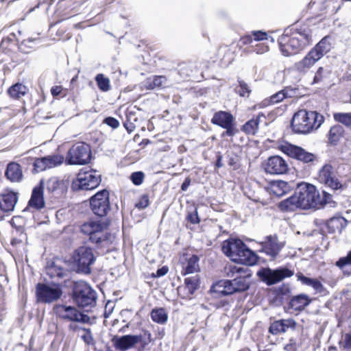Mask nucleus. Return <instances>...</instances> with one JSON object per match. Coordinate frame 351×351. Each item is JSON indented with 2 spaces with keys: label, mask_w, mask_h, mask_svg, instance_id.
<instances>
[{
  "label": "nucleus",
  "mask_w": 351,
  "mask_h": 351,
  "mask_svg": "<svg viewBox=\"0 0 351 351\" xmlns=\"http://www.w3.org/2000/svg\"><path fill=\"white\" fill-rule=\"evenodd\" d=\"M330 201L331 195L329 193L325 191L320 193L314 185L302 183L292 196L279 204V208L282 210H294L296 208H319Z\"/></svg>",
  "instance_id": "f257e3e1"
},
{
  "label": "nucleus",
  "mask_w": 351,
  "mask_h": 351,
  "mask_svg": "<svg viewBox=\"0 0 351 351\" xmlns=\"http://www.w3.org/2000/svg\"><path fill=\"white\" fill-rule=\"evenodd\" d=\"M312 43V34L308 28H301L290 36L282 35L279 39L280 49L283 56L299 53Z\"/></svg>",
  "instance_id": "f03ea898"
},
{
  "label": "nucleus",
  "mask_w": 351,
  "mask_h": 351,
  "mask_svg": "<svg viewBox=\"0 0 351 351\" xmlns=\"http://www.w3.org/2000/svg\"><path fill=\"white\" fill-rule=\"evenodd\" d=\"M222 250L232 261L246 265H254L257 256L240 239H230L223 243Z\"/></svg>",
  "instance_id": "7ed1b4c3"
},
{
  "label": "nucleus",
  "mask_w": 351,
  "mask_h": 351,
  "mask_svg": "<svg viewBox=\"0 0 351 351\" xmlns=\"http://www.w3.org/2000/svg\"><path fill=\"white\" fill-rule=\"evenodd\" d=\"M324 122V117L317 111L300 110L292 118L291 127L296 133L309 134L318 130Z\"/></svg>",
  "instance_id": "20e7f679"
},
{
  "label": "nucleus",
  "mask_w": 351,
  "mask_h": 351,
  "mask_svg": "<svg viewBox=\"0 0 351 351\" xmlns=\"http://www.w3.org/2000/svg\"><path fill=\"white\" fill-rule=\"evenodd\" d=\"M330 49V43L324 38L302 60L295 63V71L300 74H306Z\"/></svg>",
  "instance_id": "39448f33"
},
{
  "label": "nucleus",
  "mask_w": 351,
  "mask_h": 351,
  "mask_svg": "<svg viewBox=\"0 0 351 351\" xmlns=\"http://www.w3.org/2000/svg\"><path fill=\"white\" fill-rule=\"evenodd\" d=\"M91 158L89 145L79 142L74 144L68 151L66 162L69 165H82L88 164Z\"/></svg>",
  "instance_id": "423d86ee"
},
{
  "label": "nucleus",
  "mask_w": 351,
  "mask_h": 351,
  "mask_svg": "<svg viewBox=\"0 0 351 351\" xmlns=\"http://www.w3.org/2000/svg\"><path fill=\"white\" fill-rule=\"evenodd\" d=\"M73 298L79 306H92L95 303L96 293L86 282L79 281L74 285Z\"/></svg>",
  "instance_id": "0eeeda50"
},
{
  "label": "nucleus",
  "mask_w": 351,
  "mask_h": 351,
  "mask_svg": "<svg viewBox=\"0 0 351 351\" xmlns=\"http://www.w3.org/2000/svg\"><path fill=\"white\" fill-rule=\"evenodd\" d=\"M100 182L101 176L95 171L82 169L72 186L74 189L92 190L99 186Z\"/></svg>",
  "instance_id": "6e6552de"
},
{
  "label": "nucleus",
  "mask_w": 351,
  "mask_h": 351,
  "mask_svg": "<svg viewBox=\"0 0 351 351\" xmlns=\"http://www.w3.org/2000/svg\"><path fill=\"white\" fill-rule=\"evenodd\" d=\"M72 258L79 272L86 274L90 273V267L95 261V256L91 248L81 246L75 250Z\"/></svg>",
  "instance_id": "1a4fd4ad"
},
{
  "label": "nucleus",
  "mask_w": 351,
  "mask_h": 351,
  "mask_svg": "<svg viewBox=\"0 0 351 351\" xmlns=\"http://www.w3.org/2000/svg\"><path fill=\"white\" fill-rule=\"evenodd\" d=\"M228 269V275L229 276L234 277L235 274H238L233 280H229L232 294L244 291L250 287L249 278L250 275L246 274L242 267L230 265Z\"/></svg>",
  "instance_id": "9d476101"
},
{
  "label": "nucleus",
  "mask_w": 351,
  "mask_h": 351,
  "mask_svg": "<svg viewBox=\"0 0 351 351\" xmlns=\"http://www.w3.org/2000/svg\"><path fill=\"white\" fill-rule=\"evenodd\" d=\"M62 295V288L59 285L39 283L36 286L37 300L40 302H53L59 300Z\"/></svg>",
  "instance_id": "9b49d317"
},
{
  "label": "nucleus",
  "mask_w": 351,
  "mask_h": 351,
  "mask_svg": "<svg viewBox=\"0 0 351 351\" xmlns=\"http://www.w3.org/2000/svg\"><path fill=\"white\" fill-rule=\"evenodd\" d=\"M293 274V271L285 267L275 270L262 268L257 272L258 276L268 285L276 284L286 278L292 276Z\"/></svg>",
  "instance_id": "f8f14e48"
},
{
  "label": "nucleus",
  "mask_w": 351,
  "mask_h": 351,
  "mask_svg": "<svg viewBox=\"0 0 351 351\" xmlns=\"http://www.w3.org/2000/svg\"><path fill=\"white\" fill-rule=\"evenodd\" d=\"M53 311L58 317L64 320L86 323L89 319L86 315L82 314L75 307L71 306L56 305Z\"/></svg>",
  "instance_id": "ddd939ff"
},
{
  "label": "nucleus",
  "mask_w": 351,
  "mask_h": 351,
  "mask_svg": "<svg viewBox=\"0 0 351 351\" xmlns=\"http://www.w3.org/2000/svg\"><path fill=\"white\" fill-rule=\"evenodd\" d=\"M318 181L330 188L332 190L341 189L343 187V184L338 178L334 168L330 165H325L319 170Z\"/></svg>",
  "instance_id": "4468645a"
},
{
  "label": "nucleus",
  "mask_w": 351,
  "mask_h": 351,
  "mask_svg": "<svg viewBox=\"0 0 351 351\" xmlns=\"http://www.w3.org/2000/svg\"><path fill=\"white\" fill-rule=\"evenodd\" d=\"M93 212L98 216H105L110 210L109 192L104 189L97 192L90 199Z\"/></svg>",
  "instance_id": "2eb2a0df"
},
{
  "label": "nucleus",
  "mask_w": 351,
  "mask_h": 351,
  "mask_svg": "<svg viewBox=\"0 0 351 351\" xmlns=\"http://www.w3.org/2000/svg\"><path fill=\"white\" fill-rule=\"evenodd\" d=\"M279 149L289 157L302 161L309 162L314 160L313 154L306 152L303 148L292 145L289 143H283L279 145Z\"/></svg>",
  "instance_id": "dca6fc26"
},
{
  "label": "nucleus",
  "mask_w": 351,
  "mask_h": 351,
  "mask_svg": "<svg viewBox=\"0 0 351 351\" xmlns=\"http://www.w3.org/2000/svg\"><path fill=\"white\" fill-rule=\"evenodd\" d=\"M263 167L267 173L271 175H282L287 173L289 170L288 163L280 156L268 158L263 163Z\"/></svg>",
  "instance_id": "f3484780"
},
{
  "label": "nucleus",
  "mask_w": 351,
  "mask_h": 351,
  "mask_svg": "<svg viewBox=\"0 0 351 351\" xmlns=\"http://www.w3.org/2000/svg\"><path fill=\"white\" fill-rule=\"evenodd\" d=\"M63 161L64 156L62 155L48 156L36 159L34 166L37 171H42L60 165Z\"/></svg>",
  "instance_id": "a211bd4d"
},
{
  "label": "nucleus",
  "mask_w": 351,
  "mask_h": 351,
  "mask_svg": "<svg viewBox=\"0 0 351 351\" xmlns=\"http://www.w3.org/2000/svg\"><path fill=\"white\" fill-rule=\"evenodd\" d=\"M336 74L332 71L329 66H320L315 74L313 84H323L330 86L334 84Z\"/></svg>",
  "instance_id": "6ab92c4d"
},
{
  "label": "nucleus",
  "mask_w": 351,
  "mask_h": 351,
  "mask_svg": "<svg viewBox=\"0 0 351 351\" xmlns=\"http://www.w3.org/2000/svg\"><path fill=\"white\" fill-rule=\"evenodd\" d=\"M141 335H123L121 337H114L112 339L115 348L120 350H129L141 342Z\"/></svg>",
  "instance_id": "aec40b11"
},
{
  "label": "nucleus",
  "mask_w": 351,
  "mask_h": 351,
  "mask_svg": "<svg viewBox=\"0 0 351 351\" xmlns=\"http://www.w3.org/2000/svg\"><path fill=\"white\" fill-rule=\"evenodd\" d=\"M262 251L272 258H275L279 253L283 245L278 242L276 237L268 236L261 243Z\"/></svg>",
  "instance_id": "412c9836"
},
{
  "label": "nucleus",
  "mask_w": 351,
  "mask_h": 351,
  "mask_svg": "<svg viewBox=\"0 0 351 351\" xmlns=\"http://www.w3.org/2000/svg\"><path fill=\"white\" fill-rule=\"evenodd\" d=\"M17 194L13 191H5L0 195V209L4 213L12 211L17 202Z\"/></svg>",
  "instance_id": "4be33fe9"
},
{
  "label": "nucleus",
  "mask_w": 351,
  "mask_h": 351,
  "mask_svg": "<svg viewBox=\"0 0 351 351\" xmlns=\"http://www.w3.org/2000/svg\"><path fill=\"white\" fill-rule=\"evenodd\" d=\"M44 206L43 181H40L39 186H35L33 189L31 199L29 201V208L39 210Z\"/></svg>",
  "instance_id": "5701e85b"
},
{
  "label": "nucleus",
  "mask_w": 351,
  "mask_h": 351,
  "mask_svg": "<svg viewBox=\"0 0 351 351\" xmlns=\"http://www.w3.org/2000/svg\"><path fill=\"white\" fill-rule=\"evenodd\" d=\"M106 226L101 230H96L95 232L90 236V240L101 247H108L114 240V236L108 234L105 231Z\"/></svg>",
  "instance_id": "b1692460"
},
{
  "label": "nucleus",
  "mask_w": 351,
  "mask_h": 351,
  "mask_svg": "<svg viewBox=\"0 0 351 351\" xmlns=\"http://www.w3.org/2000/svg\"><path fill=\"white\" fill-rule=\"evenodd\" d=\"M5 177L11 182H19L22 180L23 172L20 165L16 162H10L5 172Z\"/></svg>",
  "instance_id": "393cba45"
},
{
  "label": "nucleus",
  "mask_w": 351,
  "mask_h": 351,
  "mask_svg": "<svg viewBox=\"0 0 351 351\" xmlns=\"http://www.w3.org/2000/svg\"><path fill=\"white\" fill-rule=\"evenodd\" d=\"M199 258L196 255H191L185 258V261L182 262V274L186 275L199 271Z\"/></svg>",
  "instance_id": "a878e982"
},
{
  "label": "nucleus",
  "mask_w": 351,
  "mask_h": 351,
  "mask_svg": "<svg viewBox=\"0 0 351 351\" xmlns=\"http://www.w3.org/2000/svg\"><path fill=\"white\" fill-rule=\"evenodd\" d=\"M234 121L233 116L225 111H219L214 114L211 122L221 128L227 127L228 125Z\"/></svg>",
  "instance_id": "bb28decb"
},
{
  "label": "nucleus",
  "mask_w": 351,
  "mask_h": 351,
  "mask_svg": "<svg viewBox=\"0 0 351 351\" xmlns=\"http://www.w3.org/2000/svg\"><path fill=\"white\" fill-rule=\"evenodd\" d=\"M229 280H222L215 283L211 287V292L215 297H220L232 294Z\"/></svg>",
  "instance_id": "cd10ccee"
},
{
  "label": "nucleus",
  "mask_w": 351,
  "mask_h": 351,
  "mask_svg": "<svg viewBox=\"0 0 351 351\" xmlns=\"http://www.w3.org/2000/svg\"><path fill=\"white\" fill-rule=\"evenodd\" d=\"M269 189L271 193L280 197L288 193L291 187L287 182L282 180H278L272 182Z\"/></svg>",
  "instance_id": "c85d7f7f"
},
{
  "label": "nucleus",
  "mask_w": 351,
  "mask_h": 351,
  "mask_svg": "<svg viewBox=\"0 0 351 351\" xmlns=\"http://www.w3.org/2000/svg\"><path fill=\"white\" fill-rule=\"evenodd\" d=\"M296 277L303 285L311 287L315 292L322 293L324 291V286L317 279L306 277L302 273H298Z\"/></svg>",
  "instance_id": "c756f323"
},
{
  "label": "nucleus",
  "mask_w": 351,
  "mask_h": 351,
  "mask_svg": "<svg viewBox=\"0 0 351 351\" xmlns=\"http://www.w3.org/2000/svg\"><path fill=\"white\" fill-rule=\"evenodd\" d=\"M311 299L305 294H300L293 297L290 302V306L295 311H301L308 306Z\"/></svg>",
  "instance_id": "7c9ffc66"
},
{
  "label": "nucleus",
  "mask_w": 351,
  "mask_h": 351,
  "mask_svg": "<svg viewBox=\"0 0 351 351\" xmlns=\"http://www.w3.org/2000/svg\"><path fill=\"white\" fill-rule=\"evenodd\" d=\"M347 220L342 217H332L328 221V228L331 232L340 233L347 226Z\"/></svg>",
  "instance_id": "2f4dec72"
},
{
  "label": "nucleus",
  "mask_w": 351,
  "mask_h": 351,
  "mask_svg": "<svg viewBox=\"0 0 351 351\" xmlns=\"http://www.w3.org/2000/svg\"><path fill=\"white\" fill-rule=\"evenodd\" d=\"M343 274L351 275V250L348 252L346 256L341 257L335 263Z\"/></svg>",
  "instance_id": "473e14b6"
},
{
  "label": "nucleus",
  "mask_w": 351,
  "mask_h": 351,
  "mask_svg": "<svg viewBox=\"0 0 351 351\" xmlns=\"http://www.w3.org/2000/svg\"><path fill=\"white\" fill-rule=\"evenodd\" d=\"M104 227L105 225L99 221H91L84 223L82 226L81 230L84 234L88 235L90 238L96 230H101Z\"/></svg>",
  "instance_id": "72a5a7b5"
},
{
  "label": "nucleus",
  "mask_w": 351,
  "mask_h": 351,
  "mask_svg": "<svg viewBox=\"0 0 351 351\" xmlns=\"http://www.w3.org/2000/svg\"><path fill=\"white\" fill-rule=\"evenodd\" d=\"M167 80L165 77L154 76L153 77L147 78L145 82V86L147 89H154L155 88H160L166 84Z\"/></svg>",
  "instance_id": "f704fd0d"
},
{
  "label": "nucleus",
  "mask_w": 351,
  "mask_h": 351,
  "mask_svg": "<svg viewBox=\"0 0 351 351\" xmlns=\"http://www.w3.org/2000/svg\"><path fill=\"white\" fill-rule=\"evenodd\" d=\"M68 271L63 268L58 262L47 268V274L51 278H62L66 276Z\"/></svg>",
  "instance_id": "c9c22d12"
},
{
  "label": "nucleus",
  "mask_w": 351,
  "mask_h": 351,
  "mask_svg": "<svg viewBox=\"0 0 351 351\" xmlns=\"http://www.w3.org/2000/svg\"><path fill=\"white\" fill-rule=\"evenodd\" d=\"M152 319L158 324H163L167 322L168 315L166 311L162 308H154L151 313Z\"/></svg>",
  "instance_id": "e433bc0d"
},
{
  "label": "nucleus",
  "mask_w": 351,
  "mask_h": 351,
  "mask_svg": "<svg viewBox=\"0 0 351 351\" xmlns=\"http://www.w3.org/2000/svg\"><path fill=\"white\" fill-rule=\"evenodd\" d=\"M27 90V88L25 86L22 84H16L9 88L8 93L12 97L18 99L23 96Z\"/></svg>",
  "instance_id": "4c0bfd02"
},
{
  "label": "nucleus",
  "mask_w": 351,
  "mask_h": 351,
  "mask_svg": "<svg viewBox=\"0 0 351 351\" xmlns=\"http://www.w3.org/2000/svg\"><path fill=\"white\" fill-rule=\"evenodd\" d=\"M99 88L104 92L108 91L110 88V80L103 74H98L95 77Z\"/></svg>",
  "instance_id": "58836bf2"
},
{
  "label": "nucleus",
  "mask_w": 351,
  "mask_h": 351,
  "mask_svg": "<svg viewBox=\"0 0 351 351\" xmlns=\"http://www.w3.org/2000/svg\"><path fill=\"white\" fill-rule=\"evenodd\" d=\"M343 130L340 125L332 126L329 131V141L331 143H336L342 136Z\"/></svg>",
  "instance_id": "ea45409f"
},
{
  "label": "nucleus",
  "mask_w": 351,
  "mask_h": 351,
  "mask_svg": "<svg viewBox=\"0 0 351 351\" xmlns=\"http://www.w3.org/2000/svg\"><path fill=\"white\" fill-rule=\"evenodd\" d=\"M334 119L336 121L351 127V112H338L334 114Z\"/></svg>",
  "instance_id": "a19ab883"
},
{
  "label": "nucleus",
  "mask_w": 351,
  "mask_h": 351,
  "mask_svg": "<svg viewBox=\"0 0 351 351\" xmlns=\"http://www.w3.org/2000/svg\"><path fill=\"white\" fill-rule=\"evenodd\" d=\"M258 123L259 117L256 119H252L243 125V130L248 134H254L257 131Z\"/></svg>",
  "instance_id": "79ce46f5"
},
{
  "label": "nucleus",
  "mask_w": 351,
  "mask_h": 351,
  "mask_svg": "<svg viewBox=\"0 0 351 351\" xmlns=\"http://www.w3.org/2000/svg\"><path fill=\"white\" fill-rule=\"evenodd\" d=\"M185 285L189 292L192 294L197 288L198 280L196 277L186 278Z\"/></svg>",
  "instance_id": "37998d69"
},
{
  "label": "nucleus",
  "mask_w": 351,
  "mask_h": 351,
  "mask_svg": "<svg viewBox=\"0 0 351 351\" xmlns=\"http://www.w3.org/2000/svg\"><path fill=\"white\" fill-rule=\"evenodd\" d=\"M239 85L237 88V92L241 97H248L251 93V90L248 85L243 81H239Z\"/></svg>",
  "instance_id": "c03bdc74"
},
{
  "label": "nucleus",
  "mask_w": 351,
  "mask_h": 351,
  "mask_svg": "<svg viewBox=\"0 0 351 351\" xmlns=\"http://www.w3.org/2000/svg\"><path fill=\"white\" fill-rule=\"evenodd\" d=\"M269 331L272 334L285 332V328L281 323V321L279 320L272 323L269 326Z\"/></svg>",
  "instance_id": "a18cd8bd"
},
{
  "label": "nucleus",
  "mask_w": 351,
  "mask_h": 351,
  "mask_svg": "<svg viewBox=\"0 0 351 351\" xmlns=\"http://www.w3.org/2000/svg\"><path fill=\"white\" fill-rule=\"evenodd\" d=\"M340 347L346 349L350 350L351 349V335L346 334L341 337V339L339 341Z\"/></svg>",
  "instance_id": "49530a36"
},
{
  "label": "nucleus",
  "mask_w": 351,
  "mask_h": 351,
  "mask_svg": "<svg viewBox=\"0 0 351 351\" xmlns=\"http://www.w3.org/2000/svg\"><path fill=\"white\" fill-rule=\"evenodd\" d=\"M60 184V180L57 178H51L47 182V189L50 191L56 190Z\"/></svg>",
  "instance_id": "de8ad7c7"
},
{
  "label": "nucleus",
  "mask_w": 351,
  "mask_h": 351,
  "mask_svg": "<svg viewBox=\"0 0 351 351\" xmlns=\"http://www.w3.org/2000/svg\"><path fill=\"white\" fill-rule=\"evenodd\" d=\"M226 131L222 133V136H233L238 132L237 128L234 127V121L228 125L227 127H223Z\"/></svg>",
  "instance_id": "09e8293b"
},
{
  "label": "nucleus",
  "mask_w": 351,
  "mask_h": 351,
  "mask_svg": "<svg viewBox=\"0 0 351 351\" xmlns=\"http://www.w3.org/2000/svg\"><path fill=\"white\" fill-rule=\"evenodd\" d=\"M130 178L135 185H140L143 181L144 174L141 171L134 172L131 175Z\"/></svg>",
  "instance_id": "8fccbe9b"
},
{
  "label": "nucleus",
  "mask_w": 351,
  "mask_h": 351,
  "mask_svg": "<svg viewBox=\"0 0 351 351\" xmlns=\"http://www.w3.org/2000/svg\"><path fill=\"white\" fill-rule=\"evenodd\" d=\"M252 36L254 40L259 41L267 39V35L266 32L261 31H254L252 33Z\"/></svg>",
  "instance_id": "3c124183"
},
{
  "label": "nucleus",
  "mask_w": 351,
  "mask_h": 351,
  "mask_svg": "<svg viewBox=\"0 0 351 351\" xmlns=\"http://www.w3.org/2000/svg\"><path fill=\"white\" fill-rule=\"evenodd\" d=\"M84 333L82 335V338L87 344L93 343V338L89 330L83 329Z\"/></svg>",
  "instance_id": "603ef678"
},
{
  "label": "nucleus",
  "mask_w": 351,
  "mask_h": 351,
  "mask_svg": "<svg viewBox=\"0 0 351 351\" xmlns=\"http://www.w3.org/2000/svg\"><path fill=\"white\" fill-rule=\"evenodd\" d=\"M285 97V93L284 91H280L271 97V101L273 104L278 103L282 101Z\"/></svg>",
  "instance_id": "864d4df0"
},
{
  "label": "nucleus",
  "mask_w": 351,
  "mask_h": 351,
  "mask_svg": "<svg viewBox=\"0 0 351 351\" xmlns=\"http://www.w3.org/2000/svg\"><path fill=\"white\" fill-rule=\"evenodd\" d=\"M269 51V47L265 44H259L256 46L254 51L257 54H263Z\"/></svg>",
  "instance_id": "5fc2aeb1"
},
{
  "label": "nucleus",
  "mask_w": 351,
  "mask_h": 351,
  "mask_svg": "<svg viewBox=\"0 0 351 351\" xmlns=\"http://www.w3.org/2000/svg\"><path fill=\"white\" fill-rule=\"evenodd\" d=\"M104 123L112 128H117L119 125V122L113 117H107L104 120Z\"/></svg>",
  "instance_id": "6e6d98bb"
},
{
  "label": "nucleus",
  "mask_w": 351,
  "mask_h": 351,
  "mask_svg": "<svg viewBox=\"0 0 351 351\" xmlns=\"http://www.w3.org/2000/svg\"><path fill=\"white\" fill-rule=\"evenodd\" d=\"M253 38L252 35H246L243 36L239 40V45L241 47L249 45L252 43Z\"/></svg>",
  "instance_id": "4d7b16f0"
},
{
  "label": "nucleus",
  "mask_w": 351,
  "mask_h": 351,
  "mask_svg": "<svg viewBox=\"0 0 351 351\" xmlns=\"http://www.w3.org/2000/svg\"><path fill=\"white\" fill-rule=\"evenodd\" d=\"M281 323L285 328V332L286 331L287 328L289 327H294L295 325V322L293 319H281Z\"/></svg>",
  "instance_id": "13d9d810"
},
{
  "label": "nucleus",
  "mask_w": 351,
  "mask_h": 351,
  "mask_svg": "<svg viewBox=\"0 0 351 351\" xmlns=\"http://www.w3.org/2000/svg\"><path fill=\"white\" fill-rule=\"evenodd\" d=\"M188 219L192 223H198L199 222V219L197 211L195 210L194 213L189 214L188 216Z\"/></svg>",
  "instance_id": "bf43d9fd"
},
{
  "label": "nucleus",
  "mask_w": 351,
  "mask_h": 351,
  "mask_svg": "<svg viewBox=\"0 0 351 351\" xmlns=\"http://www.w3.org/2000/svg\"><path fill=\"white\" fill-rule=\"evenodd\" d=\"M149 205L148 199L146 197H143L138 203L136 204V207L139 208H145Z\"/></svg>",
  "instance_id": "052dcab7"
},
{
  "label": "nucleus",
  "mask_w": 351,
  "mask_h": 351,
  "mask_svg": "<svg viewBox=\"0 0 351 351\" xmlns=\"http://www.w3.org/2000/svg\"><path fill=\"white\" fill-rule=\"evenodd\" d=\"M168 272V268L167 267H162L160 269H158L156 271V274H153V276L154 277H160L165 276Z\"/></svg>",
  "instance_id": "680f3d73"
},
{
  "label": "nucleus",
  "mask_w": 351,
  "mask_h": 351,
  "mask_svg": "<svg viewBox=\"0 0 351 351\" xmlns=\"http://www.w3.org/2000/svg\"><path fill=\"white\" fill-rule=\"evenodd\" d=\"M62 87L60 86H56L51 88V92L53 96L60 95L62 93Z\"/></svg>",
  "instance_id": "e2e57ef3"
},
{
  "label": "nucleus",
  "mask_w": 351,
  "mask_h": 351,
  "mask_svg": "<svg viewBox=\"0 0 351 351\" xmlns=\"http://www.w3.org/2000/svg\"><path fill=\"white\" fill-rule=\"evenodd\" d=\"M190 184L191 179L189 178H186L181 186L182 190L186 191Z\"/></svg>",
  "instance_id": "0e129e2a"
},
{
  "label": "nucleus",
  "mask_w": 351,
  "mask_h": 351,
  "mask_svg": "<svg viewBox=\"0 0 351 351\" xmlns=\"http://www.w3.org/2000/svg\"><path fill=\"white\" fill-rule=\"evenodd\" d=\"M14 38L17 39V36L14 33L11 34L8 38H3L2 40V43H4L5 42L8 41H12Z\"/></svg>",
  "instance_id": "69168bd1"
},
{
  "label": "nucleus",
  "mask_w": 351,
  "mask_h": 351,
  "mask_svg": "<svg viewBox=\"0 0 351 351\" xmlns=\"http://www.w3.org/2000/svg\"><path fill=\"white\" fill-rule=\"evenodd\" d=\"M21 239H13L12 241V244L14 245L15 243H20V242H23L24 240L26 239V236L24 234H22L21 235Z\"/></svg>",
  "instance_id": "338daca9"
},
{
  "label": "nucleus",
  "mask_w": 351,
  "mask_h": 351,
  "mask_svg": "<svg viewBox=\"0 0 351 351\" xmlns=\"http://www.w3.org/2000/svg\"><path fill=\"white\" fill-rule=\"evenodd\" d=\"M217 167H221V157H219V158L217 160Z\"/></svg>",
  "instance_id": "774afa93"
}]
</instances>
